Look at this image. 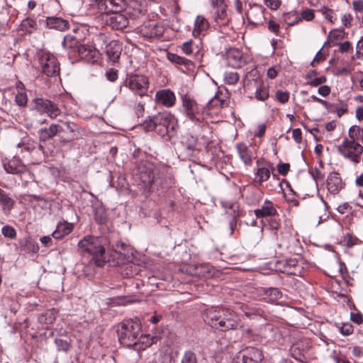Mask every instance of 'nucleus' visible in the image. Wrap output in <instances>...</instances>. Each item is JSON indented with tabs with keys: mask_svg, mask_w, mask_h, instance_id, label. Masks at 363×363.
Masks as SVG:
<instances>
[{
	"mask_svg": "<svg viewBox=\"0 0 363 363\" xmlns=\"http://www.w3.org/2000/svg\"><path fill=\"white\" fill-rule=\"evenodd\" d=\"M139 178L145 187L150 191L164 189L172 184V179L167 178V169L151 163L141 164L138 168Z\"/></svg>",
	"mask_w": 363,
	"mask_h": 363,
	"instance_id": "nucleus-1",
	"label": "nucleus"
},
{
	"mask_svg": "<svg viewBox=\"0 0 363 363\" xmlns=\"http://www.w3.org/2000/svg\"><path fill=\"white\" fill-rule=\"evenodd\" d=\"M141 332V324L138 320H125L118 324L117 334L120 343L128 347L137 345L138 336Z\"/></svg>",
	"mask_w": 363,
	"mask_h": 363,
	"instance_id": "nucleus-2",
	"label": "nucleus"
},
{
	"mask_svg": "<svg viewBox=\"0 0 363 363\" xmlns=\"http://www.w3.org/2000/svg\"><path fill=\"white\" fill-rule=\"evenodd\" d=\"M78 247L82 252H87L92 255L96 265L102 266L106 262L105 248L101 238L94 236L84 237L79 242Z\"/></svg>",
	"mask_w": 363,
	"mask_h": 363,
	"instance_id": "nucleus-3",
	"label": "nucleus"
},
{
	"mask_svg": "<svg viewBox=\"0 0 363 363\" xmlns=\"http://www.w3.org/2000/svg\"><path fill=\"white\" fill-rule=\"evenodd\" d=\"M147 131L155 130L162 137L170 135L174 132V121L172 116L167 113H160L144 123Z\"/></svg>",
	"mask_w": 363,
	"mask_h": 363,
	"instance_id": "nucleus-4",
	"label": "nucleus"
},
{
	"mask_svg": "<svg viewBox=\"0 0 363 363\" xmlns=\"http://www.w3.org/2000/svg\"><path fill=\"white\" fill-rule=\"evenodd\" d=\"M337 151L344 157L357 164L359 162L360 156L363 153V146L356 141L348 140V138H345L342 144L337 147Z\"/></svg>",
	"mask_w": 363,
	"mask_h": 363,
	"instance_id": "nucleus-5",
	"label": "nucleus"
},
{
	"mask_svg": "<svg viewBox=\"0 0 363 363\" xmlns=\"http://www.w3.org/2000/svg\"><path fill=\"white\" fill-rule=\"evenodd\" d=\"M125 85L132 91L143 96L147 92L149 82L147 78L143 75L134 74L126 78Z\"/></svg>",
	"mask_w": 363,
	"mask_h": 363,
	"instance_id": "nucleus-6",
	"label": "nucleus"
},
{
	"mask_svg": "<svg viewBox=\"0 0 363 363\" xmlns=\"http://www.w3.org/2000/svg\"><path fill=\"white\" fill-rule=\"evenodd\" d=\"M101 20L113 29L122 30L128 25V18L121 11L101 14Z\"/></svg>",
	"mask_w": 363,
	"mask_h": 363,
	"instance_id": "nucleus-7",
	"label": "nucleus"
},
{
	"mask_svg": "<svg viewBox=\"0 0 363 363\" xmlns=\"http://www.w3.org/2000/svg\"><path fill=\"white\" fill-rule=\"evenodd\" d=\"M218 321V329L223 331L236 330L239 326L237 314L230 308H222Z\"/></svg>",
	"mask_w": 363,
	"mask_h": 363,
	"instance_id": "nucleus-8",
	"label": "nucleus"
},
{
	"mask_svg": "<svg viewBox=\"0 0 363 363\" xmlns=\"http://www.w3.org/2000/svg\"><path fill=\"white\" fill-rule=\"evenodd\" d=\"M213 7L214 20L217 26L226 27L228 26L229 18L226 11V5L223 0H211Z\"/></svg>",
	"mask_w": 363,
	"mask_h": 363,
	"instance_id": "nucleus-9",
	"label": "nucleus"
},
{
	"mask_svg": "<svg viewBox=\"0 0 363 363\" xmlns=\"http://www.w3.org/2000/svg\"><path fill=\"white\" fill-rule=\"evenodd\" d=\"M262 359V352L255 347L240 351L235 359V363H258Z\"/></svg>",
	"mask_w": 363,
	"mask_h": 363,
	"instance_id": "nucleus-10",
	"label": "nucleus"
},
{
	"mask_svg": "<svg viewBox=\"0 0 363 363\" xmlns=\"http://www.w3.org/2000/svg\"><path fill=\"white\" fill-rule=\"evenodd\" d=\"M181 144L182 154L186 157L190 158L193 157L196 152L200 151L198 138L192 135H186L184 137Z\"/></svg>",
	"mask_w": 363,
	"mask_h": 363,
	"instance_id": "nucleus-11",
	"label": "nucleus"
},
{
	"mask_svg": "<svg viewBox=\"0 0 363 363\" xmlns=\"http://www.w3.org/2000/svg\"><path fill=\"white\" fill-rule=\"evenodd\" d=\"M274 167L270 162L265 161L264 159H259L257 161L255 182L261 184L262 182L267 181Z\"/></svg>",
	"mask_w": 363,
	"mask_h": 363,
	"instance_id": "nucleus-12",
	"label": "nucleus"
},
{
	"mask_svg": "<svg viewBox=\"0 0 363 363\" xmlns=\"http://www.w3.org/2000/svg\"><path fill=\"white\" fill-rule=\"evenodd\" d=\"M265 9L260 5L254 4L247 12V18L250 23L261 25L265 21L264 15Z\"/></svg>",
	"mask_w": 363,
	"mask_h": 363,
	"instance_id": "nucleus-13",
	"label": "nucleus"
},
{
	"mask_svg": "<svg viewBox=\"0 0 363 363\" xmlns=\"http://www.w3.org/2000/svg\"><path fill=\"white\" fill-rule=\"evenodd\" d=\"M326 187L332 194H337L343 188V183L337 172H330L326 180Z\"/></svg>",
	"mask_w": 363,
	"mask_h": 363,
	"instance_id": "nucleus-14",
	"label": "nucleus"
},
{
	"mask_svg": "<svg viewBox=\"0 0 363 363\" xmlns=\"http://www.w3.org/2000/svg\"><path fill=\"white\" fill-rule=\"evenodd\" d=\"M4 167L6 172L13 174H21L28 170L21 160L17 157H13L8 162L4 163Z\"/></svg>",
	"mask_w": 363,
	"mask_h": 363,
	"instance_id": "nucleus-15",
	"label": "nucleus"
},
{
	"mask_svg": "<svg viewBox=\"0 0 363 363\" xmlns=\"http://www.w3.org/2000/svg\"><path fill=\"white\" fill-rule=\"evenodd\" d=\"M76 52L80 58L86 62H94L98 59L99 51L91 45H81L77 47Z\"/></svg>",
	"mask_w": 363,
	"mask_h": 363,
	"instance_id": "nucleus-16",
	"label": "nucleus"
},
{
	"mask_svg": "<svg viewBox=\"0 0 363 363\" xmlns=\"http://www.w3.org/2000/svg\"><path fill=\"white\" fill-rule=\"evenodd\" d=\"M226 59L228 65L233 67H240L245 63L241 51L237 48L229 49L226 52Z\"/></svg>",
	"mask_w": 363,
	"mask_h": 363,
	"instance_id": "nucleus-17",
	"label": "nucleus"
},
{
	"mask_svg": "<svg viewBox=\"0 0 363 363\" xmlns=\"http://www.w3.org/2000/svg\"><path fill=\"white\" fill-rule=\"evenodd\" d=\"M157 101L167 107L172 106L176 101L174 94L169 89L158 91L155 95Z\"/></svg>",
	"mask_w": 363,
	"mask_h": 363,
	"instance_id": "nucleus-18",
	"label": "nucleus"
},
{
	"mask_svg": "<svg viewBox=\"0 0 363 363\" xmlns=\"http://www.w3.org/2000/svg\"><path fill=\"white\" fill-rule=\"evenodd\" d=\"M105 49L108 59L113 62H117L122 52L121 43L116 40H111L106 45Z\"/></svg>",
	"mask_w": 363,
	"mask_h": 363,
	"instance_id": "nucleus-19",
	"label": "nucleus"
},
{
	"mask_svg": "<svg viewBox=\"0 0 363 363\" xmlns=\"http://www.w3.org/2000/svg\"><path fill=\"white\" fill-rule=\"evenodd\" d=\"M236 149L240 160L245 165H252L254 153L246 144L238 143L236 145Z\"/></svg>",
	"mask_w": 363,
	"mask_h": 363,
	"instance_id": "nucleus-20",
	"label": "nucleus"
},
{
	"mask_svg": "<svg viewBox=\"0 0 363 363\" xmlns=\"http://www.w3.org/2000/svg\"><path fill=\"white\" fill-rule=\"evenodd\" d=\"M222 308H208L203 314L204 321L211 327L218 329V320L220 317Z\"/></svg>",
	"mask_w": 363,
	"mask_h": 363,
	"instance_id": "nucleus-21",
	"label": "nucleus"
},
{
	"mask_svg": "<svg viewBox=\"0 0 363 363\" xmlns=\"http://www.w3.org/2000/svg\"><path fill=\"white\" fill-rule=\"evenodd\" d=\"M240 309L244 313L245 315L250 319L257 320L263 318L264 320H267V314L260 308L242 305L240 306Z\"/></svg>",
	"mask_w": 363,
	"mask_h": 363,
	"instance_id": "nucleus-22",
	"label": "nucleus"
},
{
	"mask_svg": "<svg viewBox=\"0 0 363 363\" xmlns=\"http://www.w3.org/2000/svg\"><path fill=\"white\" fill-rule=\"evenodd\" d=\"M72 131V130L68 123L60 121L57 124L53 123L50 125L47 130V138H52L57 134L60 135L61 133Z\"/></svg>",
	"mask_w": 363,
	"mask_h": 363,
	"instance_id": "nucleus-23",
	"label": "nucleus"
},
{
	"mask_svg": "<svg viewBox=\"0 0 363 363\" xmlns=\"http://www.w3.org/2000/svg\"><path fill=\"white\" fill-rule=\"evenodd\" d=\"M104 4V6L101 7L99 10L101 13L121 11L125 6L124 0H107V1Z\"/></svg>",
	"mask_w": 363,
	"mask_h": 363,
	"instance_id": "nucleus-24",
	"label": "nucleus"
},
{
	"mask_svg": "<svg viewBox=\"0 0 363 363\" xmlns=\"http://www.w3.org/2000/svg\"><path fill=\"white\" fill-rule=\"evenodd\" d=\"M183 106L189 119L192 121H198L196 114L199 113V111L196 101L189 98H185L183 101Z\"/></svg>",
	"mask_w": 363,
	"mask_h": 363,
	"instance_id": "nucleus-25",
	"label": "nucleus"
},
{
	"mask_svg": "<svg viewBox=\"0 0 363 363\" xmlns=\"http://www.w3.org/2000/svg\"><path fill=\"white\" fill-rule=\"evenodd\" d=\"M73 228L72 223L67 222H59L56 229L52 232V235L55 239H60L66 235H68Z\"/></svg>",
	"mask_w": 363,
	"mask_h": 363,
	"instance_id": "nucleus-26",
	"label": "nucleus"
},
{
	"mask_svg": "<svg viewBox=\"0 0 363 363\" xmlns=\"http://www.w3.org/2000/svg\"><path fill=\"white\" fill-rule=\"evenodd\" d=\"M68 22L61 18L47 17V28L63 31L67 28Z\"/></svg>",
	"mask_w": 363,
	"mask_h": 363,
	"instance_id": "nucleus-27",
	"label": "nucleus"
},
{
	"mask_svg": "<svg viewBox=\"0 0 363 363\" xmlns=\"http://www.w3.org/2000/svg\"><path fill=\"white\" fill-rule=\"evenodd\" d=\"M60 73V64L54 55L47 52V76H55Z\"/></svg>",
	"mask_w": 363,
	"mask_h": 363,
	"instance_id": "nucleus-28",
	"label": "nucleus"
},
{
	"mask_svg": "<svg viewBox=\"0 0 363 363\" xmlns=\"http://www.w3.org/2000/svg\"><path fill=\"white\" fill-rule=\"evenodd\" d=\"M209 28L208 21L202 16H198L194 22V28L193 35L195 37H199L203 32H205Z\"/></svg>",
	"mask_w": 363,
	"mask_h": 363,
	"instance_id": "nucleus-29",
	"label": "nucleus"
},
{
	"mask_svg": "<svg viewBox=\"0 0 363 363\" xmlns=\"http://www.w3.org/2000/svg\"><path fill=\"white\" fill-rule=\"evenodd\" d=\"M277 213V210L274 207L273 203L266 200L260 209L255 211V213L257 218L274 216Z\"/></svg>",
	"mask_w": 363,
	"mask_h": 363,
	"instance_id": "nucleus-30",
	"label": "nucleus"
},
{
	"mask_svg": "<svg viewBox=\"0 0 363 363\" xmlns=\"http://www.w3.org/2000/svg\"><path fill=\"white\" fill-rule=\"evenodd\" d=\"M21 251L25 252H36L38 251V244L31 238H23L18 240Z\"/></svg>",
	"mask_w": 363,
	"mask_h": 363,
	"instance_id": "nucleus-31",
	"label": "nucleus"
},
{
	"mask_svg": "<svg viewBox=\"0 0 363 363\" xmlns=\"http://www.w3.org/2000/svg\"><path fill=\"white\" fill-rule=\"evenodd\" d=\"M263 298L268 302H274L282 296L281 292L277 288L262 289Z\"/></svg>",
	"mask_w": 363,
	"mask_h": 363,
	"instance_id": "nucleus-32",
	"label": "nucleus"
},
{
	"mask_svg": "<svg viewBox=\"0 0 363 363\" xmlns=\"http://www.w3.org/2000/svg\"><path fill=\"white\" fill-rule=\"evenodd\" d=\"M255 98L261 101H264L269 98V87L263 82L257 84L255 90Z\"/></svg>",
	"mask_w": 363,
	"mask_h": 363,
	"instance_id": "nucleus-33",
	"label": "nucleus"
},
{
	"mask_svg": "<svg viewBox=\"0 0 363 363\" xmlns=\"http://www.w3.org/2000/svg\"><path fill=\"white\" fill-rule=\"evenodd\" d=\"M80 40L75 35L67 34L64 37L62 45L67 49H73L77 50V47L81 45Z\"/></svg>",
	"mask_w": 363,
	"mask_h": 363,
	"instance_id": "nucleus-34",
	"label": "nucleus"
},
{
	"mask_svg": "<svg viewBox=\"0 0 363 363\" xmlns=\"http://www.w3.org/2000/svg\"><path fill=\"white\" fill-rule=\"evenodd\" d=\"M13 200L0 189V204L5 213H8L13 207Z\"/></svg>",
	"mask_w": 363,
	"mask_h": 363,
	"instance_id": "nucleus-35",
	"label": "nucleus"
},
{
	"mask_svg": "<svg viewBox=\"0 0 363 363\" xmlns=\"http://www.w3.org/2000/svg\"><path fill=\"white\" fill-rule=\"evenodd\" d=\"M167 59L176 65H184L187 69H190L191 67L192 66V63L189 60H187L177 54L168 53Z\"/></svg>",
	"mask_w": 363,
	"mask_h": 363,
	"instance_id": "nucleus-36",
	"label": "nucleus"
},
{
	"mask_svg": "<svg viewBox=\"0 0 363 363\" xmlns=\"http://www.w3.org/2000/svg\"><path fill=\"white\" fill-rule=\"evenodd\" d=\"M313 216L314 220L318 219V224L328 217L325 203H320L315 207Z\"/></svg>",
	"mask_w": 363,
	"mask_h": 363,
	"instance_id": "nucleus-37",
	"label": "nucleus"
},
{
	"mask_svg": "<svg viewBox=\"0 0 363 363\" xmlns=\"http://www.w3.org/2000/svg\"><path fill=\"white\" fill-rule=\"evenodd\" d=\"M138 342L139 344L133 347L137 350H144L152 345L153 338L149 335H141L140 337L138 336Z\"/></svg>",
	"mask_w": 363,
	"mask_h": 363,
	"instance_id": "nucleus-38",
	"label": "nucleus"
},
{
	"mask_svg": "<svg viewBox=\"0 0 363 363\" xmlns=\"http://www.w3.org/2000/svg\"><path fill=\"white\" fill-rule=\"evenodd\" d=\"M348 135V140L356 141L362 137L363 130L357 125H352L349 129Z\"/></svg>",
	"mask_w": 363,
	"mask_h": 363,
	"instance_id": "nucleus-39",
	"label": "nucleus"
},
{
	"mask_svg": "<svg viewBox=\"0 0 363 363\" xmlns=\"http://www.w3.org/2000/svg\"><path fill=\"white\" fill-rule=\"evenodd\" d=\"M196 274L202 277H211L213 274V267L206 264H200L196 267Z\"/></svg>",
	"mask_w": 363,
	"mask_h": 363,
	"instance_id": "nucleus-40",
	"label": "nucleus"
},
{
	"mask_svg": "<svg viewBox=\"0 0 363 363\" xmlns=\"http://www.w3.org/2000/svg\"><path fill=\"white\" fill-rule=\"evenodd\" d=\"M61 113L60 109L53 102L47 100V114L50 118H55L59 116Z\"/></svg>",
	"mask_w": 363,
	"mask_h": 363,
	"instance_id": "nucleus-41",
	"label": "nucleus"
},
{
	"mask_svg": "<svg viewBox=\"0 0 363 363\" xmlns=\"http://www.w3.org/2000/svg\"><path fill=\"white\" fill-rule=\"evenodd\" d=\"M240 76L237 72H225L224 74V82L229 85H235L238 83Z\"/></svg>",
	"mask_w": 363,
	"mask_h": 363,
	"instance_id": "nucleus-42",
	"label": "nucleus"
},
{
	"mask_svg": "<svg viewBox=\"0 0 363 363\" xmlns=\"http://www.w3.org/2000/svg\"><path fill=\"white\" fill-rule=\"evenodd\" d=\"M2 235L9 239H14L16 237V230L11 225H6L1 228Z\"/></svg>",
	"mask_w": 363,
	"mask_h": 363,
	"instance_id": "nucleus-43",
	"label": "nucleus"
},
{
	"mask_svg": "<svg viewBox=\"0 0 363 363\" xmlns=\"http://www.w3.org/2000/svg\"><path fill=\"white\" fill-rule=\"evenodd\" d=\"M33 103V111H35L39 114H43L44 113H45V104L44 102L43 99H34Z\"/></svg>",
	"mask_w": 363,
	"mask_h": 363,
	"instance_id": "nucleus-44",
	"label": "nucleus"
},
{
	"mask_svg": "<svg viewBox=\"0 0 363 363\" xmlns=\"http://www.w3.org/2000/svg\"><path fill=\"white\" fill-rule=\"evenodd\" d=\"M344 38V32L342 30H332L328 35V40L333 43L334 41L342 40Z\"/></svg>",
	"mask_w": 363,
	"mask_h": 363,
	"instance_id": "nucleus-45",
	"label": "nucleus"
},
{
	"mask_svg": "<svg viewBox=\"0 0 363 363\" xmlns=\"http://www.w3.org/2000/svg\"><path fill=\"white\" fill-rule=\"evenodd\" d=\"M181 363H197L196 354L191 351H186L182 359Z\"/></svg>",
	"mask_w": 363,
	"mask_h": 363,
	"instance_id": "nucleus-46",
	"label": "nucleus"
},
{
	"mask_svg": "<svg viewBox=\"0 0 363 363\" xmlns=\"http://www.w3.org/2000/svg\"><path fill=\"white\" fill-rule=\"evenodd\" d=\"M193 40H190L185 43H184L181 46V50L182 53L185 54L186 55H191L194 52V48H193Z\"/></svg>",
	"mask_w": 363,
	"mask_h": 363,
	"instance_id": "nucleus-47",
	"label": "nucleus"
},
{
	"mask_svg": "<svg viewBox=\"0 0 363 363\" xmlns=\"http://www.w3.org/2000/svg\"><path fill=\"white\" fill-rule=\"evenodd\" d=\"M50 214H53L55 217H60L62 215V211L59 203L52 201L50 203Z\"/></svg>",
	"mask_w": 363,
	"mask_h": 363,
	"instance_id": "nucleus-48",
	"label": "nucleus"
},
{
	"mask_svg": "<svg viewBox=\"0 0 363 363\" xmlns=\"http://www.w3.org/2000/svg\"><path fill=\"white\" fill-rule=\"evenodd\" d=\"M35 23L31 19H26L22 21L21 26L23 30H25L28 33H31L33 29H34V26Z\"/></svg>",
	"mask_w": 363,
	"mask_h": 363,
	"instance_id": "nucleus-49",
	"label": "nucleus"
},
{
	"mask_svg": "<svg viewBox=\"0 0 363 363\" xmlns=\"http://www.w3.org/2000/svg\"><path fill=\"white\" fill-rule=\"evenodd\" d=\"M319 11L321 13V14L323 16H324V17L328 19L330 22H331L332 23H334V21H333V15H334V12L332 9L326 7V6H323L320 10Z\"/></svg>",
	"mask_w": 363,
	"mask_h": 363,
	"instance_id": "nucleus-50",
	"label": "nucleus"
},
{
	"mask_svg": "<svg viewBox=\"0 0 363 363\" xmlns=\"http://www.w3.org/2000/svg\"><path fill=\"white\" fill-rule=\"evenodd\" d=\"M95 219L99 222L103 223L106 220V213L103 208H99L94 209Z\"/></svg>",
	"mask_w": 363,
	"mask_h": 363,
	"instance_id": "nucleus-51",
	"label": "nucleus"
},
{
	"mask_svg": "<svg viewBox=\"0 0 363 363\" xmlns=\"http://www.w3.org/2000/svg\"><path fill=\"white\" fill-rule=\"evenodd\" d=\"M15 101L18 106H25L27 104L28 101L26 94L23 92H18L16 96Z\"/></svg>",
	"mask_w": 363,
	"mask_h": 363,
	"instance_id": "nucleus-52",
	"label": "nucleus"
},
{
	"mask_svg": "<svg viewBox=\"0 0 363 363\" xmlns=\"http://www.w3.org/2000/svg\"><path fill=\"white\" fill-rule=\"evenodd\" d=\"M326 77L324 76H321L320 77L314 78L310 81L306 82V84L310 85L311 86L315 87L318 86L326 82Z\"/></svg>",
	"mask_w": 363,
	"mask_h": 363,
	"instance_id": "nucleus-53",
	"label": "nucleus"
},
{
	"mask_svg": "<svg viewBox=\"0 0 363 363\" xmlns=\"http://www.w3.org/2000/svg\"><path fill=\"white\" fill-rule=\"evenodd\" d=\"M276 99L281 104H284L289 101V94L287 91H278L276 93Z\"/></svg>",
	"mask_w": 363,
	"mask_h": 363,
	"instance_id": "nucleus-54",
	"label": "nucleus"
},
{
	"mask_svg": "<svg viewBox=\"0 0 363 363\" xmlns=\"http://www.w3.org/2000/svg\"><path fill=\"white\" fill-rule=\"evenodd\" d=\"M55 343L59 350H61L63 351H67L69 349V345L67 342V341L64 340L62 339L56 338L55 340Z\"/></svg>",
	"mask_w": 363,
	"mask_h": 363,
	"instance_id": "nucleus-55",
	"label": "nucleus"
},
{
	"mask_svg": "<svg viewBox=\"0 0 363 363\" xmlns=\"http://www.w3.org/2000/svg\"><path fill=\"white\" fill-rule=\"evenodd\" d=\"M107 40V36L102 33H98L94 39L96 43H97L99 45H101V48H103V45L106 44Z\"/></svg>",
	"mask_w": 363,
	"mask_h": 363,
	"instance_id": "nucleus-56",
	"label": "nucleus"
},
{
	"mask_svg": "<svg viewBox=\"0 0 363 363\" xmlns=\"http://www.w3.org/2000/svg\"><path fill=\"white\" fill-rule=\"evenodd\" d=\"M264 3L268 8L272 10H277L281 4L279 0H264Z\"/></svg>",
	"mask_w": 363,
	"mask_h": 363,
	"instance_id": "nucleus-57",
	"label": "nucleus"
},
{
	"mask_svg": "<svg viewBox=\"0 0 363 363\" xmlns=\"http://www.w3.org/2000/svg\"><path fill=\"white\" fill-rule=\"evenodd\" d=\"M289 168L290 164L289 163H281L277 165V171L280 174L284 176L288 173Z\"/></svg>",
	"mask_w": 363,
	"mask_h": 363,
	"instance_id": "nucleus-58",
	"label": "nucleus"
},
{
	"mask_svg": "<svg viewBox=\"0 0 363 363\" xmlns=\"http://www.w3.org/2000/svg\"><path fill=\"white\" fill-rule=\"evenodd\" d=\"M356 56L357 58L363 57V36L357 42L356 45Z\"/></svg>",
	"mask_w": 363,
	"mask_h": 363,
	"instance_id": "nucleus-59",
	"label": "nucleus"
},
{
	"mask_svg": "<svg viewBox=\"0 0 363 363\" xmlns=\"http://www.w3.org/2000/svg\"><path fill=\"white\" fill-rule=\"evenodd\" d=\"M302 18L306 21H311L314 18V13L312 9H307L301 12Z\"/></svg>",
	"mask_w": 363,
	"mask_h": 363,
	"instance_id": "nucleus-60",
	"label": "nucleus"
},
{
	"mask_svg": "<svg viewBox=\"0 0 363 363\" xmlns=\"http://www.w3.org/2000/svg\"><path fill=\"white\" fill-rule=\"evenodd\" d=\"M352 8L356 13L363 12V0H354L352 1Z\"/></svg>",
	"mask_w": 363,
	"mask_h": 363,
	"instance_id": "nucleus-61",
	"label": "nucleus"
},
{
	"mask_svg": "<svg viewBox=\"0 0 363 363\" xmlns=\"http://www.w3.org/2000/svg\"><path fill=\"white\" fill-rule=\"evenodd\" d=\"M150 27H152V30L150 33V36L160 35L162 33V28L157 25L156 23L150 24Z\"/></svg>",
	"mask_w": 363,
	"mask_h": 363,
	"instance_id": "nucleus-62",
	"label": "nucleus"
},
{
	"mask_svg": "<svg viewBox=\"0 0 363 363\" xmlns=\"http://www.w3.org/2000/svg\"><path fill=\"white\" fill-rule=\"evenodd\" d=\"M106 77L110 82H115L118 79V71L111 69L106 73Z\"/></svg>",
	"mask_w": 363,
	"mask_h": 363,
	"instance_id": "nucleus-63",
	"label": "nucleus"
},
{
	"mask_svg": "<svg viewBox=\"0 0 363 363\" xmlns=\"http://www.w3.org/2000/svg\"><path fill=\"white\" fill-rule=\"evenodd\" d=\"M340 332L345 335H349L352 333L353 327L350 323L343 324V325L340 328Z\"/></svg>",
	"mask_w": 363,
	"mask_h": 363,
	"instance_id": "nucleus-64",
	"label": "nucleus"
}]
</instances>
